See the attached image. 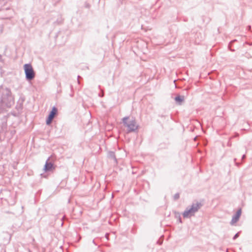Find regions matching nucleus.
I'll list each match as a JSON object with an SVG mask.
<instances>
[{"label":"nucleus","mask_w":252,"mask_h":252,"mask_svg":"<svg viewBox=\"0 0 252 252\" xmlns=\"http://www.w3.org/2000/svg\"><path fill=\"white\" fill-rule=\"evenodd\" d=\"M203 204L200 202H193L190 207H187L182 215L184 218H190L202 207Z\"/></svg>","instance_id":"1"},{"label":"nucleus","mask_w":252,"mask_h":252,"mask_svg":"<svg viewBox=\"0 0 252 252\" xmlns=\"http://www.w3.org/2000/svg\"><path fill=\"white\" fill-rule=\"evenodd\" d=\"M14 103L13 95H1L0 99V110L5 111Z\"/></svg>","instance_id":"2"},{"label":"nucleus","mask_w":252,"mask_h":252,"mask_svg":"<svg viewBox=\"0 0 252 252\" xmlns=\"http://www.w3.org/2000/svg\"><path fill=\"white\" fill-rule=\"evenodd\" d=\"M25 78L27 81H31L35 77V72L31 63H26L23 66Z\"/></svg>","instance_id":"3"},{"label":"nucleus","mask_w":252,"mask_h":252,"mask_svg":"<svg viewBox=\"0 0 252 252\" xmlns=\"http://www.w3.org/2000/svg\"><path fill=\"white\" fill-rule=\"evenodd\" d=\"M55 161V159L52 156L48 158L43 167L45 172H52L55 169L56 165L54 163Z\"/></svg>","instance_id":"4"},{"label":"nucleus","mask_w":252,"mask_h":252,"mask_svg":"<svg viewBox=\"0 0 252 252\" xmlns=\"http://www.w3.org/2000/svg\"><path fill=\"white\" fill-rule=\"evenodd\" d=\"M125 126L127 128V133L135 132L139 128V126L136 125V122L134 118L129 121Z\"/></svg>","instance_id":"5"},{"label":"nucleus","mask_w":252,"mask_h":252,"mask_svg":"<svg viewBox=\"0 0 252 252\" xmlns=\"http://www.w3.org/2000/svg\"><path fill=\"white\" fill-rule=\"evenodd\" d=\"M242 214V209L240 208L238 209L236 213L232 217L231 221L230 222L231 225H233L236 223L240 219V218Z\"/></svg>","instance_id":"6"},{"label":"nucleus","mask_w":252,"mask_h":252,"mask_svg":"<svg viewBox=\"0 0 252 252\" xmlns=\"http://www.w3.org/2000/svg\"><path fill=\"white\" fill-rule=\"evenodd\" d=\"M174 100L177 104L181 105L184 100V95H176Z\"/></svg>","instance_id":"7"},{"label":"nucleus","mask_w":252,"mask_h":252,"mask_svg":"<svg viewBox=\"0 0 252 252\" xmlns=\"http://www.w3.org/2000/svg\"><path fill=\"white\" fill-rule=\"evenodd\" d=\"M57 113L58 109L55 106H53L48 116L54 119Z\"/></svg>","instance_id":"8"},{"label":"nucleus","mask_w":252,"mask_h":252,"mask_svg":"<svg viewBox=\"0 0 252 252\" xmlns=\"http://www.w3.org/2000/svg\"><path fill=\"white\" fill-rule=\"evenodd\" d=\"M108 157L109 158L114 159L115 161L117 162V159L115 157V153L113 151H110L109 152L108 154Z\"/></svg>","instance_id":"9"},{"label":"nucleus","mask_w":252,"mask_h":252,"mask_svg":"<svg viewBox=\"0 0 252 252\" xmlns=\"http://www.w3.org/2000/svg\"><path fill=\"white\" fill-rule=\"evenodd\" d=\"M57 16H58V18H57V20L54 22V23L55 24L59 25V24H61L63 22V19L61 15H60L59 14H57Z\"/></svg>","instance_id":"10"},{"label":"nucleus","mask_w":252,"mask_h":252,"mask_svg":"<svg viewBox=\"0 0 252 252\" xmlns=\"http://www.w3.org/2000/svg\"><path fill=\"white\" fill-rule=\"evenodd\" d=\"M6 123H7V117L5 115H4L3 116V119L2 122V126L1 129L2 130L3 127H5L6 126Z\"/></svg>","instance_id":"11"},{"label":"nucleus","mask_w":252,"mask_h":252,"mask_svg":"<svg viewBox=\"0 0 252 252\" xmlns=\"http://www.w3.org/2000/svg\"><path fill=\"white\" fill-rule=\"evenodd\" d=\"M25 100V98L24 95H20V97H19L17 103H18V104H21L23 105V102H24Z\"/></svg>","instance_id":"12"},{"label":"nucleus","mask_w":252,"mask_h":252,"mask_svg":"<svg viewBox=\"0 0 252 252\" xmlns=\"http://www.w3.org/2000/svg\"><path fill=\"white\" fill-rule=\"evenodd\" d=\"M237 41L236 39H234L230 42L228 45V48L229 50L231 52H234L235 51V49L231 48V46L232 45L233 43Z\"/></svg>","instance_id":"13"},{"label":"nucleus","mask_w":252,"mask_h":252,"mask_svg":"<svg viewBox=\"0 0 252 252\" xmlns=\"http://www.w3.org/2000/svg\"><path fill=\"white\" fill-rule=\"evenodd\" d=\"M16 109L18 112L21 113L23 109V105L21 104H18V103H17V105L16 106Z\"/></svg>","instance_id":"14"},{"label":"nucleus","mask_w":252,"mask_h":252,"mask_svg":"<svg viewBox=\"0 0 252 252\" xmlns=\"http://www.w3.org/2000/svg\"><path fill=\"white\" fill-rule=\"evenodd\" d=\"M53 119V118L48 116L46 119V125H48V126L50 125L51 124Z\"/></svg>","instance_id":"15"},{"label":"nucleus","mask_w":252,"mask_h":252,"mask_svg":"<svg viewBox=\"0 0 252 252\" xmlns=\"http://www.w3.org/2000/svg\"><path fill=\"white\" fill-rule=\"evenodd\" d=\"M128 119L129 117L128 116L125 117L124 118H123L122 122L124 126H125L128 123V122H127Z\"/></svg>","instance_id":"16"},{"label":"nucleus","mask_w":252,"mask_h":252,"mask_svg":"<svg viewBox=\"0 0 252 252\" xmlns=\"http://www.w3.org/2000/svg\"><path fill=\"white\" fill-rule=\"evenodd\" d=\"M240 231L239 232H238L237 233H236L234 236L233 237V240H235L237 238H238V237L240 235Z\"/></svg>","instance_id":"17"},{"label":"nucleus","mask_w":252,"mask_h":252,"mask_svg":"<svg viewBox=\"0 0 252 252\" xmlns=\"http://www.w3.org/2000/svg\"><path fill=\"white\" fill-rule=\"evenodd\" d=\"M173 197L175 200L178 199L180 197V194L179 193H175Z\"/></svg>","instance_id":"18"},{"label":"nucleus","mask_w":252,"mask_h":252,"mask_svg":"<svg viewBox=\"0 0 252 252\" xmlns=\"http://www.w3.org/2000/svg\"><path fill=\"white\" fill-rule=\"evenodd\" d=\"M20 114V112H13V113H12V114L15 116V117H18Z\"/></svg>","instance_id":"19"},{"label":"nucleus","mask_w":252,"mask_h":252,"mask_svg":"<svg viewBox=\"0 0 252 252\" xmlns=\"http://www.w3.org/2000/svg\"><path fill=\"white\" fill-rule=\"evenodd\" d=\"M7 236L8 237V239L6 240V243H9V241H10V237L9 236V235L8 234H7Z\"/></svg>","instance_id":"20"},{"label":"nucleus","mask_w":252,"mask_h":252,"mask_svg":"<svg viewBox=\"0 0 252 252\" xmlns=\"http://www.w3.org/2000/svg\"><path fill=\"white\" fill-rule=\"evenodd\" d=\"M247 29L249 31H251V30H252L251 26L249 25V26H247Z\"/></svg>","instance_id":"21"},{"label":"nucleus","mask_w":252,"mask_h":252,"mask_svg":"<svg viewBox=\"0 0 252 252\" xmlns=\"http://www.w3.org/2000/svg\"><path fill=\"white\" fill-rule=\"evenodd\" d=\"M9 93H10L9 90L8 89H6V93L5 94L8 95V94H9Z\"/></svg>","instance_id":"22"},{"label":"nucleus","mask_w":252,"mask_h":252,"mask_svg":"<svg viewBox=\"0 0 252 252\" xmlns=\"http://www.w3.org/2000/svg\"><path fill=\"white\" fill-rule=\"evenodd\" d=\"M178 221L180 223H182V219L180 217H179V219H178Z\"/></svg>","instance_id":"23"},{"label":"nucleus","mask_w":252,"mask_h":252,"mask_svg":"<svg viewBox=\"0 0 252 252\" xmlns=\"http://www.w3.org/2000/svg\"><path fill=\"white\" fill-rule=\"evenodd\" d=\"M246 158V155L245 154L243 155L242 156V159H244V158Z\"/></svg>","instance_id":"24"},{"label":"nucleus","mask_w":252,"mask_h":252,"mask_svg":"<svg viewBox=\"0 0 252 252\" xmlns=\"http://www.w3.org/2000/svg\"><path fill=\"white\" fill-rule=\"evenodd\" d=\"M4 111H5L4 110H3V109L0 110V114L4 113Z\"/></svg>","instance_id":"25"},{"label":"nucleus","mask_w":252,"mask_h":252,"mask_svg":"<svg viewBox=\"0 0 252 252\" xmlns=\"http://www.w3.org/2000/svg\"><path fill=\"white\" fill-rule=\"evenodd\" d=\"M77 77H78V79H79V78L80 77V76L78 75ZM78 82L79 84L80 83L79 80H78Z\"/></svg>","instance_id":"26"},{"label":"nucleus","mask_w":252,"mask_h":252,"mask_svg":"<svg viewBox=\"0 0 252 252\" xmlns=\"http://www.w3.org/2000/svg\"><path fill=\"white\" fill-rule=\"evenodd\" d=\"M235 164H236V165H237V166H239V163L235 162Z\"/></svg>","instance_id":"27"},{"label":"nucleus","mask_w":252,"mask_h":252,"mask_svg":"<svg viewBox=\"0 0 252 252\" xmlns=\"http://www.w3.org/2000/svg\"><path fill=\"white\" fill-rule=\"evenodd\" d=\"M93 243H94L95 245H96L95 244V242H94V240L93 241Z\"/></svg>","instance_id":"28"},{"label":"nucleus","mask_w":252,"mask_h":252,"mask_svg":"<svg viewBox=\"0 0 252 252\" xmlns=\"http://www.w3.org/2000/svg\"><path fill=\"white\" fill-rule=\"evenodd\" d=\"M250 45H252V42L249 44Z\"/></svg>","instance_id":"29"},{"label":"nucleus","mask_w":252,"mask_h":252,"mask_svg":"<svg viewBox=\"0 0 252 252\" xmlns=\"http://www.w3.org/2000/svg\"><path fill=\"white\" fill-rule=\"evenodd\" d=\"M237 54H238V55H239L240 54V53L238 52Z\"/></svg>","instance_id":"30"},{"label":"nucleus","mask_w":252,"mask_h":252,"mask_svg":"<svg viewBox=\"0 0 252 252\" xmlns=\"http://www.w3.org/2000/svg\"><path fill=\"white\" fill-rule=\"evenodd\" d=\"M234 161H236V158H234Z\"/></svg>","instance_id":"31"},{"label":"nucleus","mask_w":252,"mask_h":252,"mask_svg":"<svg viewBox=\"0 0 252 252\" xmlns=\"http://www.w3.org/2000/svg\"><path fill=\"white\" fill-rule=\"evenodd\" d=\"M172 94V95H173V94Z\"/></svg>","instance_id":"32"}]
</instances>
